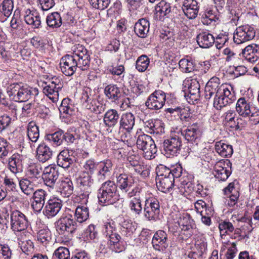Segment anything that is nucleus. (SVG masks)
Returning a JSON list of instances; mask_svg holds the SVG:
<instances>
[{
  "mask_svg": "<svg viewBox=\"0 0 259 259\" xmlns=\"http://www.w3.org/2000/svg\"><path fill=\"white\" fill-rule=\"evenodd\" d=\"M78 183L80 189L79 197L82 200V203L86 204L93 186L94 184L98 183L97 179L94 181L92 175L82 172L78 179Z\"/></svg>",
  "mask_w": 259,
  "mask_h": 259,
  "instance_id": "obj_6",
  "label": "nucleus"
},
{
  "mask_svg": "<svg viewBox=\"0 0 259 259\" xmlns=\"http://www.w3.org/2000/svg\"><path fill=\"white\" fill-rule=\"evenodd\" d=\"M182 146L179 133H174L163 142V151L167 157L177 156Z\"/></svg>",
  "mask_w": 259,
  "mask_h": 259,
  "instance_id": "obj_7",
  "label": "nucleus"
},
{
  "mask_svg": "<svg viewBox=\"0 0 259 259\" xmlns=\"http://www.w3.org/2000/svg\"><path fill=\"white\" fill-rule=\"evenodd\" d=\"M149 26L150 23L147 19H139L135 25L134 31L139 37L145 38L149 31Z\"/></svg>",
  "mask_w": 259,
  "mask_h": 259,
  "instance_id": "obj_32",
  "label": "nucleus"
},
{
  "mask_svg": "<svg viewBox=\"0 0 259 259\" xmlns=\"http://www.w3.org/2000/svg\"><path fill=\"white\" fill-rule=\"evenodd\" d=\"M96 99V95L91 88L89 87H85L81 93V96L80 98L81 103L83 107L85 106L90 102Z\"/></svg>",
  "mask_w": 259,
  "mask_h": 259,
  "instance_id": "obj_40",
  "label": "nucleus"
},
{
  "mask_svg": "<svg viewBox=\"0 0 259 259\" xmlns=\"http://www.w3.org/2000/svg\"><path fill=\"white\" fill-rule=\"evenodd\" d=\"M242 54L247 61L254 63L259 58V46L255 44L248 45L242 50Z\"/></svg>",
  "mask_w": 259,
  "mask_h": 259,
  "instance_id": "obj_27",
  "label": "nucleus"
},
{
  "mask_svg": "<svg viewBox=\"0 0 259 259\" xmlns=\"http://www.w3.org/2000/svg\"><path fill=\"white\" fill-rule=\"evenodd\" d=\"M132 181L133 179L132 177H129L125 174H120L117 177V182L119 184V187L120 190L125 191L127 192L131 186Z\"/></svg>",
  "mask_w": 259,
  "mask_h": 259,
  "instance_id": "obj_43",
  "label": "nucleus"
},
{
  "mask_svg": "<svg viewBox=\"0 0 259 259\" xmlns=\"http://www.w3.org/2000/svg\"><path fill=\"white\" fill-rule=\"evenodd\" d=\"M152 244L155 250L165 252L169 245L166 233L162 230L156 231L152 237Z\"/></svg>",
  "mask_w": 259,
  "mask_h": 259,
  "instance_id": "obj_17",
  "label": "nucleus"
},
{
  "mask_svg": "<svg viewBox=\"0 0 259 259\" xmlns=\"http://www.w3.org/2000/svg\"><path fill=\"white\" fill-rule=\"evenodd\" d=\"M53 155V151L45 143L40 144L36 149V158L42 163H44L50 160Z\"/></svg>",
  "mask_w": 259,
  "mask_h": 259,
  "instance_id": "obj_29",
  "label": "nucleus"
},
{
  "mask_svg": "<svg viewBox=\"0 0 259 259\" xmlns=\"http://www.w3.org/2000/svg\"><path fill=\"white\" fill-rule=\"evenodd\" d=\"M179 66L183 72H191L195 69V63L192 60L182 59L179 61Z\"/></svg>",
  "mask_w": 259,
  "mask_h": 259,
  "instance_id": "obj_57",
  "label": "nucleus"
},
{
  "mask_svg": "<svg viewBox=\"0 0 259 259\" xmlns=\"http://www.w3.org/2000/svg\"><path fill=\"white\" fill-rule=\"evenodd\" d=\"M219 228L220 230V235L222 237L223 236H226V235L229 234L234 230L236 234H238L239 231V229H238L235 230L233 224L231 222L228 221H223L220 223Z\"/></svg>",
  "mask_w": 259,
  "mask_h": 259,
  "instance_id": "obj_44",
  "label": "nucleus"
},
{
  "mask_svg": "<svg viewBox=\"0 0 259 259\" xmlns=\"http://www.w3.org/2000/svg\"><path fill=\"white\" fill-rule=\"evenodd\" d=\"M89 2L93 7L103 10L108 7L110 0H89Z\"/></svg>",
  "mask_w": 259,
  "mask_h": 259,
  "instance_id": "obj_62",
  "label": "nucleus"
},
{
  "mask_svg": "<svg viewBox=\"0 0 259 259\" xmlns=\"http://www.w3.org/2000/svg\"><path fill=\"white\" fill-rule=\"evenodd\" d=\"M137 147L143 151V156L147 159H151L155 157L157 152V148L154 141L149 135L143 134L137 137Z\"/></svg>",
  "mask_w": 259,
  "mask_h": 259,
  "instance_id": "obj_5",
  "label": "nucleus"
},
{
  "mask_svg": "<svg viewBox=\"0 0 259 259\" xmlns=\"http://www.w3.org/2000/svg\"><path fill=\"white\" fill-rule=\"evenodd\" d=\"M179 225L186 237L189 238L193 234L194 224L189 214L186 213L181 217Z\"/></svg>",
  "mask_w": 259,
  "mask_h": 259,
  "instance_id": "obj_25",
  "label": "nucleus"
},
{
  "mask_svg": "<svg viewBox=\"0 0 259 259\" xmlns=\"http://www.w3.org/2000/svg\"><path fill=\"white\" fill-rule=\"evenodd\" d=\"M46 139L53 146H59L65 142L67 144L73 143L75 139L73 134L59 130L54 133L48 134Z\"/></svg>",
  "mask_w": 259,
  "mask_h": 259,
  "instance_id": "obj_11",
  "label": "nucleus"
},
{
  "mask_svg": "<svg viewBox=\"0 0 259 259\" xmlns=\"http://www.w3.org/2000/svg\"><path fill=\"white\" fill-rule=\"evenodd\" d=\"M165 98V94L163 91H156L149 96L145 102V105L149 109L159 110L164 106Z\"/></svg>",
  "mask_w": 259,
  "mask_h": 259,
  "instance_id": "obj_14",
  "label": "nucleus"
},
{
  "mask_svg": "<svg viewBox=\"0 0 259 259\" xmlns=\"http://www.w3.org/2000/svg\"><path fill=\"white\" fill-rule=\"evenodd\" d=\"M58 177V168L55 165H50L46 167L42 175L45 184L51 188H54Z\"/></svg>",
  "mask_w": 259,
  "mask_h": 259,
  "instance_id": "obj_18",
  "label": "nucleus"
},
{
  "mask_svg": "<svg viewBox=\"0 0 259 259\" xmlns=\"http://www.w3.org/2000/svg\"><path fill=\"white\" fill-rule=\"evenodd\" d=\"M104 94L109 100L115 102L118 101L121 96L119 88L113 84H109L105 88Z\"/></svg>",
  "mask_w": 259,
  "mask_h": 259,
  "instance_id": "obj_35",
  "label": "nucleus"
},
{
  "mask_svg": "<svg viewBox=\"0 0 259 259\" xmlns=\"http://www.w3.org/2000/svg\"><path fill=\"white\" fill-rule=\"evenodd\" d=\"M99 189H104L105 192H108L115 194H118L117 193V186L115 183L111 180H108L102 184L101 187Z\"/></svg>",
  "mask_w": 259,
  "mask_h": 259,
  "instance_id": "obj_58",
  "label": "nucleus"
},
{
  "mask_svg": "<svg viewBox=\"0 0 259 259\" xmlns=\"http://www.w3.org/2000/svg\"><path fill=\"white\" fill-rule=\"evenodd\" d=\"M255 34L253 27L249 25H242L236 29L233 39L236 44H241L253 39Z\"/></svg>",
  "mask_w": 259,
  "mask_h": 259,
  "instance_id": "obj_13",
  "label": "nucleus"
},
{
  "mask_svg": "<svg viewBox=\"0 0 259 259\" xmlns=\"http://www.w3.org/2000/svg\"><path fill=\"white\" fill-rule=\"evenodd\" d=\"M59 110L61 113L69 115H72L75 112L74 106L70 103V99L69 98H64L62 100Z\"/></svg>",
  "mask_w": 259,
  "mask_h": 259,
  "instance_id": "obj_45",
  "label": "nucleus"
},
{
  "mask_svg": "<svg viewBox=\"0 0 259 259\" xmlns=\"http://www.w3.org/2000/svg\"><path fill=\"white\" fill-rule=\"evenodd\" d=\"M19 245L22 251L27 254L30 253L33 250V242L30 240L20 241Z\"/></svg>",
  "mask_w": 259,
  "mask_h": 259,
  "instance_id": "obj_63",
  "label": "nucleus"
},
{
  "mask_svg": "<svg viewBox=\"0 0 259 259\" xmlns=\"http://www.w3.org/2000/svg\"><path fill=\"white\" fill-rule=\"evenodd\" d=\"M10 224L11 228L15 232L24 231L30 225L26 215L16 209L10 210Z\"/></svg>",
  "mask_w": 259,
  "mask_h": 259,
  "instance_id": "obj_8",
  "label": "nucleus"
},
{
  "mask_svg": "<svg viewBox=\"0 0 259 259\" xmlns=\"http://www.w3.org/2000/svg\"><path fill=\"white\" fill-rule=\"evenodd\" d=\"M120 114L114 109L107 111L103 117V122L105 125L109 127H113L116 125L120 120Z\"/></svg>",
  "mask_w": 259,
  "mask_h": 259,
  "instance_id": "obj_31",
  "label": "nucleus"
},
{
  "mask_svg": "<svg viewBox=\"0 0 259 259\" xmlns=\"http://www.w3.org/2000/svg\"><path fill=\"white\" fill-rule=\"evenodd\" d=\"M197 42L200 47L208 48L214 43V37L207 32H202L197 35Z\"/></svg>",
  "mask_w": 259,
  "mask_h": 259,
  "instance_id": "obj_33",
  "label": "nucleus"
},
{
  "mask_svg": "<svg viewBox=\"0 0 259 259\" xmlns=\"http://www.w3.org/2000/svg\"><path fill=\"white\" fill-rule=\"evenodd\" d=\"M112 166L113 164L109 159L99 162L96 175L98 184L103 182L111 175Z\"/></svg>",
  "mask_w": 259,
  "mask_h": 259,
  "instance_id": "obj_21",
  "label": "nucleus"
},
{
  "mask_svg": "<svg viewBox=\"0 0 259 259\" xmlns=\"http://www.w3.org/2000/svg\"><path fill=\"white\" fill-rule=\"evenodd\" d=\"M150 60L149 58L145 55H141L137 59L136 63V69L139 72H144L147 69L149 65Z\"/></svg>",
  "mask_w": 259,
  "mask_h": 259,
  "instance_id": "obj_49",
  "label": "nucleus"
},
{
  "mask_svg": "<svg viewBox=\"0 0 259 259\" xmlns=\"http://www.w3.org/2000/svg\"><path fill=\"white\" fill-rule=\"evenodd\" d=\"M180 136H183L189 142L197 144L201 136L200 126L197 123L192 124L183 131H181Z\"/></svg>",
  "mask_w": 259,
  "mask_h": 259,
  "instance_id": "obj_19",
  "label": "nucleus"
},
{
  "mask_svg": "<svg viewBox=\"0 0 259 259\" xmlns=\"http://www.w3.org/2000/svg\"><path fill=\"white\" fill-rule=\"evenodd\" d=\"M104 189H99L98 191V198L99 202L101 205L107 206L114 204L118 200L119 195L105 192Z\"/></svg>",
  "mask_w": 259,
  "mask_h": 259,
  "instance_id": "obj_28",
  "label": "nucleus"
},
{
  "mask_svg": "<svg viewBox=\"0 0 259 259\" xmlns=\"http://www.w3.org/2000/svg\"><path fill=\"white\" fill-rule=\"evenodd\" d=\"M84 235L88 240H95L98 237V233L96 226L91 224L87 228Z\"/></svg>",
  "mask_w": 259,
  "mask_h": 259,
  "instance_id": "obj_61",
  "label": "nucleus"
},
{
  "mask_svg": "<svg viewBox=\"0 0 259 259\" xmlns=\"http://www.w3.org/2000/svg\"><path fill=\"white\" fill-rule=\"evenodd\" d=\"M231 163L229 160L226 161H219L215 165V176L221 181H226L231 174Z\"/></svg>",
  "mask_w": 259,
  "mask_h": 259,
  "instance_id": "obj_22",
  "label": "nucleus"
},
{
  "mask_svg": "<svg viewBox=\"0 0 259 259\" xmlns=\"http://www.w3.org/2000/svg\"><path fill=\"white\" fill-rule=\"evenodd\" d=\"M99 162L95 161L93 159L86 160L83 166L84 171H82V173L92 175L96 170H98Z\"/></svg>",
  "mask_w": 259,
  "mask_h": 259,
  "instance_id": "obj_50",
  "label": "nucleus"
},
{
  "mask_svg": "<svg viewBox=\"0 0 259 259\" xmlns=\"http://www.w3.org/2000/svg\"><path fill=\"white\" fill-rule=\"evenodd\" d=\"M9 166L10 170L14 174H17L21 171V161L17 156L13 155L9 159Z\"/></svg>",
  "mask_w": 259,
  "mask_h": 259,
  "instance_id": "obj_56",
  "label": "nucleus"
},
{
  "mask_svg": "<svg viewBox=\"0 0 259 259\" xmlns=\"http://www.w3.org/2000/svg\"><path fill=\"white\" fill-rule=\"evenodd\" d=\"M37 238L42 244H47L51 240L50 231L48 229L40 230L37 233Z\"/></svg>",
  "mask_w": 259,
  "mask_h": 259,
  "instance_id": "obj_54",
  "label": "nucleus"
},
{
  "mask_svg": "<svg viewBox=\"0 0 259 259\" xmlns=\"http://www.w3.org/2000/svg\"><path fill=\"white\" fill-rule=\"evenodd\" d=\"M183 85L188 86L190 97L193 100H196L200 97V85L199 80L193 76L191 79H186L183 82Z\"/></svg>",
  "mask_w": 259,
  "mask_h": 259,
  "instance_id": "obj_26",
  "label": "nucleus"
},
{
  "mask_svg": "<svg viewBox=\"0 0 259 259\" xmlns=\"http://www.w3.org/2000/svg\"><path fill=\"white\" fill-rule=\"evenodd\" d=\"M119 224L120 226L121 233L126 236H131L136 230L132 221L128 219L119 218Z\"/></svg>",
  "mask_w": 259,
  "mask_h": 259,
  "instance_id": "obj_36",
  "label": "nucleus"
},
{
  "mask_svg": "<svg viewBox=\"0 0 259 259\" xmlns=\"http://www.w3.org/2000/svg\"><path fill=\"white\" fill-rule=\"evenodd\" d=\"M48 26L52 28L60 27L62 23V18L58 12H53L48 15L46 18Z\"/></svg>",
  "mask_w": 259,
  "mask_h": 259,
  "instance_id": "obj_39",
  "label": "nucleus"
},
{
  "mask_svg": "<svg viewBox=\"0 0 259 259\" xmlns=\"http://www.w3.org/2000/svg\"><path fill=\"white\" fill-rule=\"evenodd\" d=\"M21 190L26 195H29L34 192L33 184L27 179H23L19 182Z\"/></svg>",
  "mask_w": 259,
  "mask_h": 259,
  "instance_id": "obj_53",
  "label": "nucleus"
},
{
  "mask_svg": "<svg viewBox=\"0 0 259 259\" xmlns=\"http://www.w3.org/2000/svg\"><path fill=\"white\" fill-rule=\"evenodd\" d=\"M27 136L32 143H35L39 137L38 127L33 121L30 122L27 126Z\"/></svg>",
  "mask_w": 259,
  "mask_h": 259,
  "instance_id": "obj_42",
  "label": "nucleus"
},
{
  "mask_svg": "<svg viewBox=\"0 0 259 259\" xmlns=\"http://www.w3.org/2000/svg\"><path fill=\"white\" fill-rule=\"evenodd\" d=\"M104 226V233L108 240L109 245L115 252H121L124 248L121 237L110 224L105 225Z\"/></svg>",
  "mask_w": 259,
  "mask_h": 259,
  "instance_id": "obj_10",
  "label": "nucleus"
},
{
  "mask_svg": "<svg viewBox=\"0 0 259 259\" xmlns=\"http://www.w3.org/2000/svg\"><path fill=\"white\" fill-rule=\"evenodd\" d=\"M62 206V201L56 197L50 199L46 203L42 210L43 214L48 219L56 216Z\"/></svg>",
  "mask_w": 259,
  "mask_h": 259,
  "instance_id": "obj_20",
  "label": "nucleus"
},
{
  "mask_svg": "<svg viewBox=\"0 0 259 259\" xmlns=\"http://www.w3.org/2000/svg\"><path fill=\"white\" fill-rule=\"evenodd\" d=\"M90 60L87 49L78 44L75 47L72 55H66L62 57L60 62L61 70L68 76L73 75L78 69L86 71L90 68Z\"/></svg>",
  "mask_w": 259,
  "mask_h": 259,
  "instance_id": "obj_2",
  "label": "nucleus"
},
{
  "mask_svg": "<svg viewBox=\"0 0 259 259\" xmlns=\"http://www.w3.org/2000/svg\"><path fill=\"white\" fill-rule=\"evenodd\" d=\"M183 11L188 18H195L198 13L199 6L196 0H184L183 2Z\"/></svg>",
  "mask_w": 259,
  "mask_h": 259,
  "instance_id": "obj_24",
  "label": "nucleus"
},
{
  "mask_svg": "<svg viewBox=\"0 0 259 259\" xmlns=\"http://www.w3.org/2000/svg\"><path fill=\"white\" fill-rule=\"evenodd\" d=\"M32 194H33V201L45 204L46 197L48 196L47 193L45 190L38 189Z\"/></svg>",
  "mask_w": 259,
  "mask_h": 259,
  "instance_id": "obj_60",
  "label": "nucleus"
},
{
  "mask_svg": "<svg viewBox=\"0 0 259 259\" xmlns=\"http://www.w3.org/2000/svg\"><path fill=\"white\" fill-rule=\"evenodd\" d=\"M214 95L213 106L218 110L230 105L236 100L233 87L228 84H220V80L217 77L211 78L205 87L204 98L206 100H209Z\"/></svg>",
  "mask_w": 259,
  "mask_h": 259,
  "instance_id": "obj_1",
  "label": "nucleus"
},
{
  "mask_svg": "<svg viewBox=\"0 0 259 259\" xmlns=\"http://www.w3.org/2000/svg\"><path fill=\"white\" fill-rule=\"evenodd\" d=\"M135 123V117L131 112H127L122 114L119 120V129L125 130L130 133Z\"/></svg>",
  "mask_w": 259,
  "mask_h": 259,
  "instance_id": "obj_30",
  "label": "nucleus"
},
{
  "mask_svg": "<svg viewBox=\"0 0 259 259\" xmlns=\"http://www.w3.org/2000/svg\"><path fill=\"white\" fill-rule=\"evenodd\" d=\"M14 8L12 0H4L0 4V13L8 18L12 14Z\"/></svg>",
  "mask_w": 259,
  "mask_h": 259,
  "instance_id": "obj_48",
  "label": "nucleus"
},
{
  "mask_svg": "<svg viewBox=\"0 0 259 259\" xmlns=\"http://www.w3.org/2000/svg\"><path fill=\"white\" fill-rule=\"evenodd\" d=\"M24 21L33 28H38L41 25L40 17L37 12L28 9L25 12Z\"/></svg>",
  "mask_w": 259,
  "mask_h": 259,
  "instance_id": "obj_34",
  "label": "nucleus"
},
{
  "mask_svg": "<svg viewBox=\"0 0 259 259\" xmlns=\"http://www.w3.org/2000/svg\"><path fill=\"white\" fill-rule=\"evenodd\" d=\"M8 94L12 100L19 102L28 100L31 96V92L29 89L21 87L17 83L10 85Z\"/></svg>",
  "mask_w": 259,
  "mask_h": 259,
  "instance_id": "obj_12",
  "label": "nucleus"
},
{
  "mask_svg": "<svg viewBox=\"0 0 259 259\" xmlns=\"http://www.w3.org/2000/svg\"><path fill=\"white\" fill-rule=\"evenodd\" d=\"M73 154L72 150L64 149L61 151L57 156L58 165L64 168H68L75 161Z\"/></svg>",
  "mask_w": 259,
  "mask_h": 259,
  "instance_id": "obj_23",
  "label": "nucleus"
},
{
  "mask_svg": "<svg viewBox=\"0 0 259 259\" xmlns=\"http://www.w3.org/2000/svg\"><path fill=\"white\" fill-rule=\"evenodd\" d=\"M57 231L59 234L67 237L71 239L78 228L77 223L72 219L70 214L62 216L55 223Z\"/></svg>",
  "mask_w": 259,
  "mask_h": 259,
  "instance_id": "obj_4",
  "label": "nucleus"
},
{
  "mask_svg": "<svg viewBox=\"0 0 259 259\" xmlns=\"http://www.w3.org/2000/svg\"><path fill=\"white\" fill-rule=\"evenodd\" d=\"M144 215L149 221L155 220L160 212L159 201L155 198L147 199L143 209Z\"/></svg>",
  "mask_w": 259,
  "mask_h": 259,
  "instance_id": "obj_15",
  "label": "nucleus"
},
{
  "mask_svg": "<svg viewBox=\"0 0 259 259\" xmlns=\"http://www.w3.org/2000/svg\"><path fill=\"white\" fill-rule=\"evenodd\" d=\"M52 79L50 83L44 87L43 92L53 103H56L59 99V91L62 89L63 84L57 78Z\"/></svg>",
  "mask_w": 259,
  "mask_h": 259,
  "instance_id": "obj_16",
  "label": "nucleus"
},
{
  "mask_svg": "<svg viewBox=\"0 0 259 259\" xmlns=\"http://www.w3.org/2000/svg\"><path fill=\"white\" fill-rule=\"evenodd\" d=\"M91 112L95 114L103 113L105 110V104L99 102L96 99L83 107Z\"/></svg>",
  "mask_w": 259,
  "mask_h": 259,
  "instance_id": "obj_41",
  "label": "nucleus"
},
{
  "mask_svg": "<svg viewBox=\"0 0 259 259\" xmlns=\"http://www.w3.org/2000/svg\"><path fill=\"white\" fill-rule=\"evenodd\" d=\"M134 170L140 174L142 177L146 178L149 176L150 170L147 165L140 163L134 168Z\"/></svg>",
  "mask_w": 259,
  "mask_h": 259,
  "instance_id": "obj_64",
  "label": "nucleus"
},
{
  "mask_svg": "<svg viewBox=\"0 0 259 259\" xmlns=\"http://www.w3.org/2000/svg\"><path fill=\"white\" fill-rule=\"evenodd\" d=\"M215 150L222 157H230L233 153V148L230 145L225 143L222 141L215 143Z\"/></svg>",
  "mask_w": 259,
  "mask_h": 259,
  "instance_id": "obj_38",
  "label": "nucleus"
},
{
  "mask_svg": "<svg viewBox=\"0 0 259 259\" xmlns=\"http://www.w3.org/2000/svg\"><path fill=\"white\" fill-rule=\"evenodd\" d=\"M235 109L239 116L247 118L250 124L256 125L259 123V109L253 106L249 100L240 98L237 101Z\"/></svg>",
  "mask_w": 259,
  "mask_h": 259,
  "instance_id": "obj_3",
  "label": "nucleus"
},
{
  "mask_svg": "<svg viewBox=\"0 0 259 259\" xmlns=\"http://www.w3.org/2000/svg\"><path fill=\"white\" fill-rule=\"evenodd\" d=\"M59 192L64 197H68L73 192L72 182L68 178L62 180L59 186Z\"/></svg>",
  "mask_w": 259,
  "mask_h": 259,
  "instance_id": "obj_37",
  "label": "nucleus"
},
{
  "mask_svg": "<svg viewBox=\"0 0 259 259\" xmlns=\"http://www.w3.org/2000/svg\"><path fill=\"white\" fill-rule=\"evenodd\" d=\"M219 19V17L215 14V12L212 10L208 11L202 18V22L204 24L210 25Z\"/></svg>",
  "mask_w": 259,
  "mask_h": 259,
  "instance_id": "obj_59",
  "label": "nucleus"
},
{
  "mask_svg": "<svg viewBox=\"0 0 259 259\" xmlns=\"http://www.w3.org/2000/svg\"><path fill=\"white\" fill-rule=\"evenodd\" d=\"M69 249L65 247L56 249L52 255V259H71Z\"/></svg>",
  "mask_w": 259,
  "mask_h": 259,
  "instance_id": "obj_51",
  "label": "nucleus"
},
{
  "mask_svg": "<svg viewBox=\"0 0 259 259\" xmlns=\"http://www.w3.org/2000/svg\"><path fill=\"white\" fill-rule=\"evenodd\" d=\"M128 206L133 213L138 215L141 213L142 207L141 198H132Z\"/></svg>",
  "mask_w": 259,
  "mask_h": 259,
  "instance_id": "obj_55",
  "label": "nucleus"
},
{
  "mask_svg": "<svg viewBox=\"0 0 259 259\" xmlns=\"http://www.w3.org/2000/svg\"><path fill=\"white\" fill-rule=\"evenodd\" d=\"M74 216L79 223L85 221L89 217L88 208L84 206H77L75 211Z\"/></svg>",
  "mask_w": 259,
  "mask_h": 259,
  "instance_id": "obj_46",
  "label": "nucleus"
},
{
  "mask_svg": "<svg viewBox=\"0 0 259 259\" xmlns=\"http://www.w3.org/2000/svg\"><path fill=\"white\" fill-rule=\"evenodd\" d=\"M155 11L157 13H159L161 16H165L171 11V4L169 2L162 0L156 6Z\"/></svg>",
  "mask_w": 259,
  "mask_h": 259,
  "instance_id": "obj_47",
  "label": "nucleus"
},
{
  "mask_svg": "<svg viewBox=\"0 0 259 259\" xmlns=\"http://www.w3.org/2000/svg\"><path fill=\"white\" fill-rule=\"evenodd\" d=\"M42 168L39 164L34 163L29 166L27 174L31 178L38 179L41 176Z\"/></svg>",
  "mask_w": 259,
  "mask_h": 259,
  "instance_id": "obj_52",
  "label": "nucleus"
},
{
  "mask_svg": "<svg viewBox=\"0 0 259 259\" xmlns=\"http://www.w3.org/2000/svg\"><path fill=\"white\" fill-rule=\"evenodd\" d=\"M161 170H164V173L160 171L157 172L158 178H156V185L158 189L162 192H169L174 186L175 180L172 175H169V168L165 166L161 167Z\"/></svg>",
  "mask_w": 259,
  "mask_h": 259,
  "instance_id": "obj_9",
  "label": "nucleus"
}]
</instances>
